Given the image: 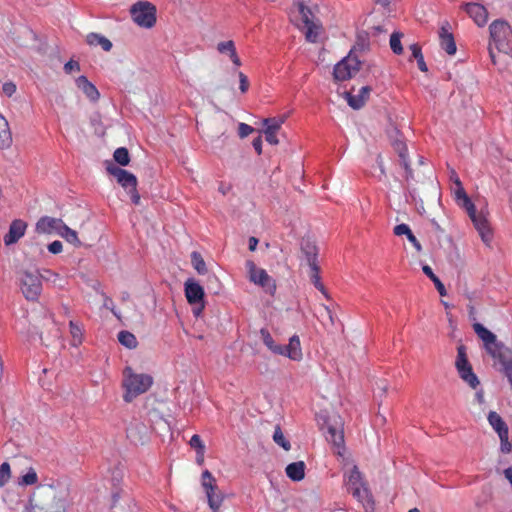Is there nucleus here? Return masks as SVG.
<instances>
[{"mask_svg":"<svg viewBox=\"0 0 512 512\" xmlns=\"http://www.w3.org/2000/svg\"><path fill=\"white\" fill-rule=\"evenodd\" d=\"M393 233L396 236L405 235L407 237L408 241L413 245V247L416 249L417 252L422 251L421 243L415 237L412 230L410 229V227L407 224L402 223V224L396 225L393 229Z\"/></svg>","mask_w":512,"mask_h":512,"instance_id":"bb28decb","label":"nucleus"},{"mask_svg":"<svg viewBox=\"0 0 512 512\" xmlns=\"http://www.w3.org/2000/svg\"><path fill=\"white\" fill-rule=\"evenodd\" d=\"M455 368L460 379L465 382L471 389L477 390V388L480 386V380L474 373L472 365L468 360L467 349L464 344H459L457 347Z\"/></svg>","mask_w":512,"mask_h":512,"instance_id":"6e6552de","label":"nucleus"},{"mask_svg":"<svg viewBox=\"0 0 512 512\" xmlns=\"http://www.w3.org/2000/svg\"><path fill=\"white\" fill-rule=\"evenodd\" d=\"M246 268L248 271L249 280L252 283L262 287V289L271 296L275 294L276 282L271 276L268 275L266 270L258 268L252 260L246 261Z\"/></svg>","mask_w":512,"mask_h":512,"instance_id":"f8f14e48","label":"nucleus"},{"mask_svg":"<svg viewBox=\"0 0 512 512\" xmlns=\"http://www.w3.org/2000/svg\"><path fill=\"white\" fill-rule=\"evenodd\" d=\"M149 427L139 419H133L126 429L128 439L135 445H143L149 438Z\"/></svg>","mask_w":512,"mask_h":512,"instance_id":"dca6fc26","label":"nucleus"},{"mask_svg":"<svg viewBox=\"0 0 512 512\" xmlns=\"http://www.w3.org/2000/svg\"><path fill=\"white\" fill-rule=\"evenodd\" d=\"M392 146L400 158L401 165L405 169L406 181L413 180L414 175H413V171L409 165L406 143L403 142L402 140L396 139V140L392 141Z\"/></svg>","mask_w":512,"mask_h":512,"instance_id":"4be33fe9","label":"nucleus"},{"mask_svg":"<svg viewBox=\"0 0 512 512\" xmlns=\"http://www.w3.org/2000/svg\"><path fill=\"white\" fill-rule=\"evenodd\" d=\"M17 277L24 297L29 301H36L42 291V275L38 271L19 270Z\"/></svg>","mask_w":512,"mask_h":512,"instance_id":"0eeeda50","label":"nucleus"},{"mask_svg":"<svg viewBox=\"0 0 512 512\" xmlns=\"http://www.w3.org/2000/svg\"><path fill=\"white\" fill-rule=\"evenodd\" d=\"M184 288L185 296L189 304L200 303V301H204V289L193 278L186 280Z\"/></svg>","mask_w":512,"mask_h":512,"instance_id":"412c9836","label":"nucleus"},{"mask_svg":"<svg viewBox=\"0 0 512 512\" xmlns=\"http://www.w3.org/2000/svg\"><path fill=\"white\" fill-rule=\"evenodd\" d=\"M403 34L400 33V32H394L392 33V35L390 36V47H391V50L397 54V55H400L403 53V47L401 45V38H402Z\"/></svg>","mask_w":512,"mask_h":512,"instance_id":"37998d69","label":"nucleus"},{"mask_svg":"<svg viewBox=\"0 0 512 512\" xmlns=\"http://www.w3.org/2000/svg\"><path fill=\"white\" fill-rule=\"evenodd\" d=\"M305 463L303 461H297L287 465L285 471L286 475L292 481H301L305 477Z\"/></svg>","mask_w":512,"mask_h":512,"instance_id":"c85d7f7f","label":"nucleus"},{"mask_svg":"<svg viewBox=\"0 0 512 512\" xmlns=\"http://www.w3.org/2000/svg\"><path fill=\"white\" fill-rule=\"evenodd\" d=\"M322 310L323 312L321 313V316L325 318L331 326H333L335 324V320L331 309L328 306L323 305Z\"/></svg>","mask_w":512,"mask_h":512,"instance_id":"6e6d98bb","label":"nucleus"},{"mask_svg":"<svg viewBox=\"0 0 512 512\" xmlns=\"http://www.w3.org/2000/svg\"><path fill=\"white\" fill-rule=\"evenodd\" d=\"M422 271L435 284V287H436L437 291L439 292V294L441 296H445L447 294L445 286L440 281V279L434 274V272L431 269V267L428 266V265H424L422 267Z\"/></svg>","mask_w":512,"mask_h":512,"instance_id":"72a5a7b5","label":"nucleus"},{"mask_svg":"<svg viewBox=\"0 0 512 512\" xmlns=\"http://www.w3.org/2000/svg\"><path fill=\"white\" fill-rule=\"evenodd\" d=\"M12 144V133L6 118L0 113V148L7 149Z\"/></svg>","mask_w":512,"mask_h":512,"instance_id":"cd10ccee","label":"nucleus"},{"mask_svg":"<svg viewBox=\"0 0 512 512\" xmlns=\"http://www.w3.org/2000/svg\"><path fill=\"white\" fill-rule=\"evenodd\" d=\"M26 227L27 224L23 220H13L8 233L4 236L5 245L9 246L16 243L24 235Z\"/></svg>","mask_w":512,"mask_h":512,"instance_id":"5701e85b","label":"nucleus"},{"mask_svg":"<svg viewBox=\"0 0 512 512\" xmlns=\"http://www.w3.org/2000/svg\"><path fill=\"white\" fill-rule=\"evenodd\" d=\"M70 334L72 337L71 344L75 347L79 346L83 340V333L81 327L74 321L69 322Z\"/></svg>","mask_w":512,"mask_h":512,"instance_id":"e433bc0d","label":"nucleus"},{"mask_svg":"<svg viewBox=\"0 0 512 512\" xmlns=\"http://www.w3.org/2000/svg\"><path fill=\"white\" fill-rule=\"evenodd\" d=\"M254 131V128L248 124L240 123L238 127V134L240 138H245Z\"/></svg>","mask_w":512,"mask_h":512,"instance_id":"864d4df0","label":"nucleus"},{"mask_svg":"<svg viewBox=\"0 0 512 512\" xmlns=\"http://www.w3.org/2000/svg\"><path fill=\"white\" fill-rule=\"evenodd\" d=\"M265 135V140L271 144V145H277L279 143V140L276 136V133L277 132H272V131H269V130H263L262 131Z\"/></svg>","mask_w":512,"mask_h":512,"instance_id":"13d9d810","label":"nucleus"},{"mask_svg":"<svg viewBox=\"0 0 512 512\" xmlns=\"http://www.w3.org/2000/svg\"><path fill=\"white\" fill-rule=\"evenodd\" d=\"M64 71L67 74H70L73 71H80V64L77 61L70 60L64 65Z\"/></svg>","mask_w":512,"mask_h":512,"instance_id":"4d7b16f0","label":"nucleus"},{"mask_svg":"<svg viewBox=\"0 0 512 512\" xmlns=\"http://www.w3.org/2000/svg\"><path fill=\"white\" fill-rule=\"evenodd\" d=\"M238 77H239V83H240L239 89L242 93H246L249 88L248 78L243 72H239Z\"/></svg>","mask_w":512,"mask_h":512,"instance_id":"5fc2aeb1","label":"nucleus"},{"mask_svg":"<svg viewBox=\"0 0 512 512\" xmlns=\"http://www.w3.org/2000/svg\"><path fill=\"white\" fill-rule=\"evenodd\" d=\"M462 8L479 27L487 23L488 11L483 5L479 3H465L462 5Z\"/></svg>","mask_w":512,"mask_h":512,"instance_id":"aec40b11","label":"nucleus"},{"mask_svg":"<svg viewBox=\"0 0 512 512\" xmlns=\"http://www.w3.org/2000/svg\"><path fill=\"white\" fill-rule=\"evenodd\" d=\"M318 425L326 434V439L336 447L337 454L344 450V421L335 411L322 410L316 416Z\"/></svg>","mask_w":512,"mask_h":512,"instance_id":"f257e3e1","label":"nucleus"},{"mask_svg":"<svg viewBox=\"0 0 512 512\" xmlns=\"http://www.w3.org/2000/svg\"><path fill=\"white\" fill-rule=\"evenodd\" d=\"M128 193L130 194L132 203L135 205H139L140 204V194L137 191V187H134V188L128 190Z\"/></svg>","mask_w":512,"mask_h":512,"instance_id":"e2e57ef3","label":"nucleus"},{"mask_svg":"<svg viewBox=\"0 0 512 512\" xmlns=\"http://www.w3.org/2000/svg\"><path fill=\"white\" fill-rule=\"evenodd\" d=\"M76 86L89 98L91 101L96 102L100 98V93L96 86L91 83L86 76L81 75L76 79Z\"/></svg>","mask_w":512,"mask_h":512,"instance_id":"393cba45","label":"nucleus"},{"mask_svg":"<svg viewBox=\"0 0 512 512\" xmlns=\"http://www.w3.org/2000/svg\"><path fill=\"white\" fill-rule=\"evenodd\" d=\"M133 21L140 27L152 28L156 23V7L147 1H139L130 8Z\"/></svg>","mask_w":512,"mask_h":512,"instance_id":"1a4fd4ad","label":"nucleus"},{"mask_svg":"<svg viewBox=\"0 0 512 512\" xmlns=\"http://www.w3.org/2000/svg\"><path fill=\"white\" fill-rule=\"evenodd\" d=\"M301 251L305 256L309 266L317 265L318 248L314 242L309 239L302 240Z\"/></svg>","mask_w":512,"mask_h":512,"instance_id":"a878e982","label":"nucleus"},{"mask_svg":"<svg viewBox=\"0 0 512 512\" xmlns=\"http://www.w3.org/2000/svg\"><path fill=\"white\" fill-rule=\"evenodd\" d=\"M107 172L114 176L117 182L125 189L130 190L134 187H137V178L134 174L128 172L125 169H122L111 162H107L106 165Z\"/></svg>","mask_w":512,"mask_h":512,"instance_id":"f3484780","label":"nucleus"},{"mask_svg":"<svg viewBox=\"0 0 512 512\" xmlns=\"http://www.w3.org/2000/svg\"><path fill=\"white\" fill-rule=\"evenodd\" d=\"M488 422L497 432L498 436L501 434L508 433V426L502 419V417L495 411H490L488 414Z\"/></svg>","mask_w":512,"mask_h":512,"instance_id":"7c9ffc66","label":"nucleus"},{"mask_svg":"<svg viewBox=\"0 0 512 512\" xmlns=\"http://www.w3.org/2000/svg\"><path fill=\"white\" fill-rule=\"evenodd\" d=\"M508 434L509 433L499 435L501 442L500 449L503 453H509L512 451V441H509Z\"/></svg>","mask_w":512,"mask_h":512,"instance_id":"3c124183","label":"nucleus"},{"mask_svg":"<svg viewBox=\"0 0 512 512\" xmlns=\"http://www.w3.org/2000/svg\"><path fill=\"white\" fill-rule=\"evenodd\" d=\"M38 481V476L33 468H30L28 472L23 475L19 481L20 485H34Z\"/></svg>","mask_w":512,"mask_h":512,"instance_id":"c03bdc74","label":"nucleus"},{"mask_svg":"<svg viewBox=\"0 0 512 512\" xmlns=\"http://www.w3.org/2000/svg\"><path fill=\"white\" fill-rule=\"evenodd\" d=\"M262 123L265 126L264 130H269L272 132H278V130L282 127L281 121L276 120V117L265 118L263 119Z\"/></svg>","mask_w":512,"mask_h":512,"instance_id":"49530a36","label":"nucleus"},{"mask_svg":"<svg viewBox=\"0 0 512 512\" xmlns=\"http://www.w3.org/2000/svg\"><path fill=\"white\" fill-rule=\"evenodd\" d=\"M454 194H455V201L457 203H461V199L465 198V196H467V193H466L465 189L463 188V185L457 186L454 191Z\"/></svg>","mask_w":512,"mask_h":512,"instance_id":"680f3d73","label":"nucleus"},{"mask_svg":"<svg viewBox=\"0 0 512 512\" xmlns=\"http://www.w3.org/2000/svg\"><path fill=\"white\" fill-rule=\"evenodd\" d=\"M370 92L371 88L369 86H364L360 89L358 95H353L352 91H346L344 92V97L351 108L358 110L362 108L368 100Z\"/></svg>","mask_w":512,"mask_h":512,"instance_id":"b1692460","label":"nucleus"},{"mask_svg":"<svg viewBox=\"0 0 512 512\" xmlns=\"http://www.w3.org/2000/svg\"><path fill=\"white\" fill-rule=\"evenodd\" d=\"M466 212L472 220L474 227L478 231L482 241L486 245H490L493 238V233L486 215L482 211L477 213L474 204L471 209L469 206L466 207Z\"/></svg>","mask_w":512,"mask_h":512,"instance_id":"2eb2a0df","label":"nucleus"},{"mask_svg":"<svg viewBox=\"0 0 512 512\" xmlns=\"http://www.w3.org/2000/svg\"><path fill=\"white\" fill-rule=\"evenodd\" d=\"M62 248H63V245L60 241L56 240V241H53L52 243H50L48 245V250L49 252H51L52 254H58L62 251Z\"/></svg>","mask_w":512,"mask_h":512,"instance_id":"052dcab7","label":"nucleus"},{"mask_svg":"<svg viewBox=\"0 0 512 512\" xmlns=\"http://www.w3.org/2000/svg\"><path fill=\"white\" fill-rule=\"evenodd\" d=\"M361 62L355 56L349 54L334 67L333 76L336 81H345L352 78L360 70Z\"/></svg>","mask_w":512,"mask_h":512,"instance_id":"4468645a","label":"nucleus"},{"mask_svg":"<svg viewBox=\"0 0 512 512\" xmlns=\"http://www.w3.org/2000/svg\"><path fill=\"white\" fill-rule=\"evenodd\" d=\"M10 479V465L4 462L0 465V487L4 486Z\"/></svg>","mask_w":512,"mask_h":512,"instance_id":"09e8293b","label":"nucleus"},{"mask_svg":"<svg viewBox=\"0 0 512 512\" xmlns=\"http://www.w3.org/2000/svg\"><path fill=\"white\" fill-rule=\"evenodd\" d=\"M409 48H410V50L412 52V56L417 60L418 68L422 72H427L428 68H427V65H426V63L424 61V57H423V54H422L421 47L417 43H414V44L410 45Z\"/></svg>","mask_w":512,"mask_h":512,"instance_id":"4c0bfd02","label":"nucleus"},{"mask_svg":"<svg viewBox=\"0 0 512 512\" xmlns=\"http://www.w3.org/2000/svg\"><path fill=\"white\" fill-rule=\"evenodd\" d=\"M309 267L311 269V275H310L311 282L313 283V285L315 286L316 289H318L326 298L329 299L330 296H329L326 288L324 287V285L321 282L319 265L317 264V265H312Z\"/></svg>","mask_w":512,"mask_h":512,"instance_id":"473e14b6","label":"nucleus"},{"mask_svg":"<svg viewBox=\"0 0 512 512\" xmlns=\"http://www.w3.org/2000/svg\"><path fill=\"white\" fill-rule=\"evenodd\" d=\"M428 190V193L425 195L426 198L432 201L440 200V192L436 182L430 180Z\"/></svg>","mask_w":512,"mask_h":512,"instance_id":"de8ad7c7","label":"nucleus"},{"mask_svg":"<svg viewBox=\"0 0 512 512\" xmlns=\"http://www.w3.org/2000/svg\"><path fill=\"white\" fill-rule=\"evenodd\" d=\"M376 163H377V166L379 167L381 175L386 176V170H385V166H384V162H383V158H382L381 154L377 155Z\"/></svg>","mask_w":512,"mask_h":512,"instance_id":"338daca9","label":"nucleus"},{"mask_svg":"<svg viewBox=\"0 0 512 512\" xmlns=\"http://www.w3.org/2000/svg\"><path fill=\"white\" fill-rule=\"evenodd\" d=\"M260 337L266 347L274 354L286 356L293 361H300L302 359L300 339L297 335H293L290 338L288 345L276 344L266 328L260 330Z\"/></svg>","mask_w":512,"mask_h":512,"instance_id":"39448f33","label":"nucleus"},{"mask_svg":"<svg viewBox=\"0 0 512 512\" xmlns=\"http://www.w3.org/2000/svg\"><path fill=\"white\" fill-rule=\"evenodd\" d=\"M297 6L301 20L306 28L305 38L308 42L315 43L321 30V24L315 22L313 12L303 2H298Z\"/></svg>","mask_w":512,"mask_h":512,"instance_id":"ddd939ff","label":"nucleus"},{"mask_svg":"<svg viewBox=\"0 0 512 512\" xmlns=\"http://www.w3.org/2000/svg\"><path fill=\"white\" fill-rule=\"evenodd\" d=\"M273 440L276 444H278L279 446H281L284 450L288 451L290 450L291 448V444L288 440H286V438L284 437V434L281 430V427L279 425H277L275 427V431H274V434H273Z\"/></svg>","mask_w":512,"mask_h":512,"instance_id":"a19ab883","label":"nucleus"},{"mask_svg":"<svg viewBox=\"0 0 512 512\" xmlns=\"http://www.w3.org/2000/svg\"><path fill=\"white\" fill-rule=\"evenodd\" d=\"M64 224L65 223L60 218L43 216L37 221L35 231L38 234L60 235L61 230L64 228Z\"/></svg>","mask_w":512,"mask_h":512,"instance_id":"a211bd4d","label":"nucleus"},{"mask_svg":"<svg viewBox=\"0 0 512 512\" xmlns=\"http://www.w3.org/2000/svg\"><path fill=\"white\" fill-rule=\"evenodd\" d=\"M118 341L128 349H134L138 345L137 339L134 336V334L125 330L119 332Z\"/></svg>","mask_w":512,"mask_h":512,"instance_id":"f704fd0d","label":"nucleus"},{"mask_svg":"<svg viewBox=\"0 0 512 512\" xmlns=\"http://www.w3.org/2000/svg\"><path fill=\"white\" fill-rule=\"evenodd\" d=\"M498 360L502 364L505 375L512 386V360L508 359L505 354L498 358Z\"/></svg>","mask_w":512,"mask_h":512,"instance_id":"a18cd8bd","label":"nucleus"},{"mask_svg":"<svg viewBox=\"0 0 512 512\" xmlns=\"http://www.w3.org/2000/svg\"><path fill=\"white\" fill-rule=\"evenodd\" d=\"M193 306V314L196 316V317H199L204 308H205V303L204 301H200V303H194V304H191Z\"/></svg>","mask_w":512,"mask_h":512,"instance_id":"0e129e2a","label":"nucleus"},{"mask_svg":"<svg viewBox=\"0 0 512 512\" xmlns=\"http://www.w3.org/2000/svg\"><path fill=\"white\" fill-rule=\"evenodd\" d=\"M473 329L477 336L483 341L485 349L491 357L498 359L505 354L503 351L505 349L504 344L497 341L494 333L478 322L473 324Z\"/></svg>","mask_w":512,"mask_h":512,"instance_id":"9d476101","label":"nucleus"},{"mask_svg":"<svg viewBox=\"0 0 512 512\" xmlns=\"http://www.w3.org/2000/svg\"><path fill=\"white\" fill-rule=\"evenodd\" d=\"M370 33L364 30L358 31L356 34V41L351 49L350 53L351 55H354L356 52H365L370 49Z\"/></svg>","mask_w":512,"mask_h":512,"instance_id":"c756f323","label":"nucleus"},{"mask_svg":"<svg viewBox=\"0 0 512 512\" xmlns=\"http://www.w3.org/2000/svg\"><path fill=\"white\" fill-rule=\"evenodd\" d=\"M3 93L11 97L16 92V85L13 82H6L3 84Z\"/></svg>","mask_w":512,"mask_h":512,"instance_id":"bf43d9fd","label":"nucleus"},{"mask_svg":"<svg viewBox=\"0 0 512 512\" xmlns=\"http://www.w3.org/2000/svg\"><path fill=\"white\" fill-rule=\"evenodd\" d=\"M252 145H253L255 151L257 152V154L260 155L262 153V138H261V136L256 137L253 140Z\"/></svg>","mask_w":512,"mask_h":512,"instance_id":"69168bd1","label":"nucleus"},{"mask_svg":"<svg viewBox=\"0 0 512 512\" xmlns=\"http://www.w3.org/2000/svg\"><path fill=\"white\" fill-rule=\"evenodd\" d=\"M202 486L205 490L209 507L213 512H221L220 508L224 500V494L218 489L216 479L208 470L202 473Z\"/></svg>","mask_w":512,"mask_h":512,"instance_id":"9b49d317","label":"nucleus"},{"mask_svg":"<svg viewBox=\"0 0 512 512\" xmlns=\"http://www.w3.org/2000/svg\"><path fill=\"white\" fill-rule=\"evenodd\" d=\"M153 378L148 374L134 373L132 368L126 367L124 369L123 387L125 394L123 399L126 402H131L140 394L145 393L152 385Z\"/></svg>","mask_w":512,"mask_h":512,"instance_id":"20e7f679","label":"nucleus"},{"mask_svg":"<svg viewBox=\"0 0 512 512\" xmlns=\"http://www.w3.org/2000/svg\"><path fill=\"white\" fill-rule=\"evenodd\" d=\"M86 42L90 46H101L102 49L106 52H109L112 49V42L104 37L103 35H100L98 33H90L86 37Z\"/></svg>","mask_w":512,"mask_h":512,"instance_id":"2f4dec72","label":"nucleus"},{"mask_svg":"<svg viewBox=\"0 0 512 512\" xmlns=\"http://www.w3.org/2000/svg\"><path fill=\"white\" fill-rule=\"evenodd\" d=\"M52 499L53 502L49 508L37 503L34 496L30 497L29 503L32 508H39L50 512H66L71 505L67 494L53 495Z\"/></svg>","mask_w":512,"mask_h":512,"instance_id":"6ab92c4d","label":"nucleus"},{"mask_svg":"<svg viewBox=\"0 0 512 512\" xmlns=\"http://www.w3.org/2000/svg\"><path fill=\"white\" fill-rule=\"evenodd\" d=\"M190 446L195 449L196 452H201V450H205V445L203 444L199 435L195 434L191 437Z\"/></svg>","mask_w":512,"mask_h":512,"instance_id":"603ef678","label":"nucleus"},{"mask_svg":"<svg viewBox=\"0 0 512 512\" xmlns=\"http://www.w3.org/2000/svg\"><path fill=\"white\" fill-rule=\"evenodd\" d=\"M440 45L447 54L454 55L456 53L457 47L453 35H446V38L440 39Z\"/></svg>","mask_w":512,"mask_h":512,"instance_id":"79ce46f5","label":"nucleus"},{"mask_svg":"<svg viewBox=\"0 0 512 512\" xmlns=\"http://www.w3.org/2000/svg\"><path fill=\"white\" fill-rule=\"evenodd\" d=\"M114 160L121 166H127L130 162V155L125 147L117 148L113 154Z\"/></svg>","mask_w":512,"mask_h":512,"instance_id":"ea45409f","label":"nucleus"},{"mask_svg":"<svg viewBox=\"0 0 512 512\" xmlns=\"http://www.w3.org/2000/svg\"><path fill=\"white\" fill-rule=\"evenodd\" d=\"M448 27H449L448 22H446L444 25H442V27L440 28V31H439L440 39L446 38V35H453L451 32H449Z\"/></svg>","mask_w":512,"mask_h":512,"instance_id":"774afa93","label":"nucleus"},{"mask_svg":"<svg viewBox=\"0 0 512 512\" xmlns=\"http://www.w3.org/2000/svg\"><path fill=\"white\" fill-rule=\"evenodd\" d=\"M60 236L76 247H80L82 245L77 232L69 228L66 224H64V228L61 230Z\"/></svg>","mask_w":512,"mask_h":512,"instance_id":"c9c22d12","label":"nucleus"},{"mask_svg":"<svg viewBox=\"0 0 512 512\" xmlns=\"http://www.w3.org/2000/svg\"><path fill=\"white\" fill-rule=\"evenodd\" d=\"M235 49H236L235 43L232 40L220 42L217 45V50L221 54H225V53L229 54Z\"/></svg>","mask_w":512,"mask_h":512,"instance_id":"8fccbe9b","label":"nucleus"},{"mask_svg":"<svg viewBox=\"0 0 512 512\" xmlns=\"http://www.w3.org/2000/svg\"><path fill=\"white\" fill-rule=\"evenodd\" d=\"M347 488L352 493L353 497L362 504L366 512H374V497L363 477V474L359 471L356 465L353 466L350 472Z\"/></svg>","mask_w":512,"mask_h":512,"instance_id":"7ed1b4c3","label":"nucleus"},{"mask_svg":"<svg viewBox=\"0 0 512 512\" xmlns=\"http://www.w3.org/2000/svg\"><path fill=\"white\" fill-rule=\"evenodd\" d=\"M489 56L494 65H497L493 46L500 53L510 55L512 52V28L505 20H495L489 26Z\"/></svg>","mask_w":512,"mask_h":512,"instance_id":"f03ea898","label":"nucleus"},{"mask_svg":"<svg viewBox=\"0 0 512 512\" xmlns=\"http://www.w3.org/2000/svg\"><path fill=\"white\" fill-rule=\"evenodd\" d=\"M35 335L39 336L43 345L49 347L61 338V331L52 315H49L41 323L32 326L29 330L28 339H34Z\"/></svg>","mask_w":512,"mask_h":512,"instance_id":"423d86ee","label":"nucleus"},{"mask_svg":"<svg viewBox=\"0 0 512 512\" xmlns=\"http://www.w3.org/2000/svg\"><path fill=\"white\" fill-rule=\"evenodd\" d=\"M191 262H192L194 269L199 274H205L207 272L206 263L199 252H197V251L192 252Z\"/></svg>","mask_w":512,"mask_h":512,"instance_id":"58836bf2","label":"nucleus"}]
</instances>
